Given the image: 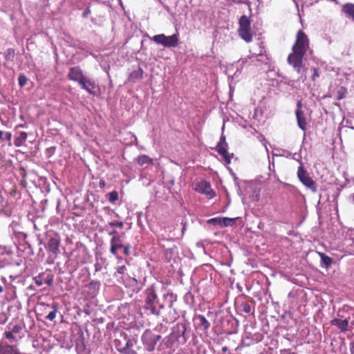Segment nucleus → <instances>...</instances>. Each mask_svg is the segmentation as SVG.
Here are the masks:
<instances>
[{
    "mask_svg": "<svg viewBox=\"0 0 354 354\" xmlns=\"http://www.w3.org/2000/svg\"><path fill=\"white\" fill-rule=\"evenodd\" d=\"M342 10L348 19L354 21V3H348L344 4Z\"/></svg>",
    "mask_w": 354,
    "mask_h": 354,
    "instance_id": "obj_21",
    "label": "nucleus"
},
{
    "mask_svg": "<svg viewBox=\"0 0 354 354\" xmlns=\"http://www.w3.org/2000/svg\"><path fill=\"white\" fill-rule=\"evenodd\" d=\"M223 351H225L227 350V347H223L222 349Z\"/></svg>",
    "mask_w": 354,
    "mask_h": 354,
    "instance_id": "obj_63",
    "label": "nucleus"
},
{
    "mask_svg": "<svg viewBox=\"0 0 354 354\" xmlns=\"http://www.w3.org/2000/svg\"><path fill=\"white\" fill-rule=\"evenodd\" d=\"M1 280L3 281V283H7L5 277H2Z\"/></svg>",
    "mask_w": 354,
    "mask_h": 354,
    "instance_id": "obj_62",
    "label": "nucleus"
},
{
    "mask_svg": "<svg viewBox=\"0 0 354 354\" xmlns=\"http://www.w3.org/2000/svg\"><path fill=\"white\" fill-rule=\"evenodd\" d=\"M286 154H283V156H286V158H290L292 157V153L288 151H284Z\"/></svg>",
    "mask_w": 354,
    "mask_h": 354,
    "instance_id": "obj_56",
    "label": "nucleus"
},
{
    "mask_svg": "<svg viewBox=\"0 0 354 354\" xmlns=\"http://www.w3.org/2000/svg\"><path fill=\"white\" fill-rule=\"evenodd\" d=\"M291 158L299 162L300 164L303 163L301 162V156L300 153H292Z\"/></svg>",
    "mask_w": 354,
    "mask_h": 354,
    "instance_id": "obj_44",
    "label": "nucleus"
},
{
    "mask_svg": "<svg viewBox=\"0 0 354 354\" xmlns=\"http://www.w3.org/2000/svg\"><path fill=\"white\" fill-rule=\"evenodd\" d=\"M25 249H28L30 253H32V249L31 248V245L29 243H26V247Z\"/></svg>",
    "mask_w": 354,
    "mask_h": 354,
    "instance_id": "obj_58",
    "label": "nucleus"
},
{
    "mask_svg": "<svg viewBox=\"0 0 354 354\" xmlns=\"http://www.w3.org/2000/svg\"><path fill=\"white\" fill-rule=\"evenodd\" d=\"M121 243V236L118 234L113 236L110 240V243Z\"/></svg>",
    "mask_w": 354,
    "mask_h": 354,
    "instance_id": "obj_46",
    "label": "nucleus"
},
{
    "mask_svg": "<svg viewBox=\"0 0 354 354\" xmlns=\"http://www.w3.org/2000/svg\"><path fill=\"white\" fill-rule=\"evenodd\" d=\"M109 225L111 227H117L120 228H122L124 227V223L122 221H110L109 222Z\"/></svg>",
    "mask_w": 354,
    "mask_h": 354,
    "instance_id": "obj_40",
    "label": "nucleus"
},
{
    "mask_svg": "<svg viewBox=\"0 0 354 354\" xmlns=\"http://www.w3.org/2000/svg\"><path fill=\"white\" fill-rule=\"evenodd\" d=\"M184 300L187 304H192L194 301V297L192 292H188L184 297Z\"/></svg>",
    "mask_w": 354,
    "mask_h": 354,
    "instance_id": "obj_38",
    "label": "nucleus"
},
{
    "mask_svg": "<svg viewBox=\"0 0 354 354\" xmlns=\"http://www.w3.org/2000/svg\"><path fill=\"white\" fill-rule=\"evenodd\" d=\"M136 341L130 339L127 337V340L124 342V346L122 347V351H120L121 354H138V353L132 349L134 346Z\"/></svg>",
    "mask_w": 354,
    "mask_h": 354,
    "instance_id": "obj_18",
    "label": "nucleus"
},
{
    "mask_svg": "<svg viewBox=\"0 0 354 354\" xmlns=\"http://www.w3.org/2000/svg\"><path fill=\"white\" fill-rule=\"evenodd\" d=\"M162 299L169 310L168 315L163 317V321L167 323L173 322L178 317V313L174 308V304L177 301V295L171 292H167L162 295Z\"/></svg>",
    "mask_w": 354,
    "mask_h": 354,
    "instance_id": "obj_2",
    "label": "nucleus"
},
{
    "mask_svg": "<svg viewBox=\"0 0 354 354\" xmlns=\"http://www.w3.org/2000/svg\"><path fill=\"white\" fill-rule=\"evenodd\" d=\"M331 324L337 326L342 332H346L348 330V320L347 319H339L335 318L331 321Z\"/></svg>",
    "mask_w": 354,
    "mask_h": 354,
    "instance_id": "obj_22",
    "label": "nucleus"
},
{
    "mask_svg": "<svg viewBox=\"0 0 354 354\" xmlns=\"http://www.w3.org/2000/svg\"><path fill=\"white\" fill-rule=\"evenodd\" d=\"M109 227H111L110 225H109V223L107 224H106L104 227H103V230L104 231H106L107 232H109Z\"/></svg>",
    "mask_w": 354,
    "mask_h": 354,
    "instance_id": "obj_57",
    "label": "nucleus"
},
{
    "mask_svg": "<svg viewBox=\"0 0 354 354\" xmlns=\"http://www.w3.org/2000/svg\"><path fill=\"white\" fill-rule=\"evenodd\" d=\"M8 252V248L5 245H0V254H4Z\"/></svg>",
    "mask_w": 354,
    "mask_h": 354,
    "instance_id": "obj_50",
    "label": "nucleus"
},
{
    "mask_svg": "<svg viewBox=\"0 0 354 354\" xmlns=\"http://www.w3.org/2000/svg\"><path fill=\"white\" fill-rule=\"evenodd\" d=\"M101 266L99 264V263H95V272H99L101 270Z\"/></svg>",
    "mask_w": 354,
    "mask_h": 354,
    "instance_id": "obj_55",
    "label": "nucleus"
},
{
    "mask_svg": "<svg viewBox=\"0 0 354 354\" xmlns=\"http://www.w3.org/2000/svg\"><path fill=\"white\" fill-rule=\"evenodd\" d=\"M187 325L185 323H178L173 328L169 335L171 339H175L180 344L186 343L189 337L187 333Z\"/></svg>",
    "mask_w": 354,
    "mask_h": 354,
    "instance_id": "obj_3",
    "label": "nucleus"
},
{
    "mask_svg": "<svg viewBox=\"0 0 354 354\" xmlns=\"http://www.w3.org/2000/svg\"><path fill=\"white\" fill-rule=\"evenodd\" d=\"M34 280L35 283L39 286H41L44 283L39 276L35 277Z\"/></svg>",
    "mask_w": 354,
    "mask_h": 354,
    "instance_id": "obj_48",
    "label": "nucleus"
},
{
    "mask_svg": "<svg viewBox=\"0 0 354 354\" xmlns=\"http://www.w3.org/2000/svg\"><path fill=\"white\" fill-rule=\"evenodd\" d=\"M46 308H48L50 311L48 312V315L46 316V319H48L50 321H53L57 315V313L58 312V304H53L52 305L47 304Z\"/></svg>",
    "mask_w": 354,
    "mask_h": 354,
    "instance_id": "obj_24",
    "label": "nucleus"
},
{
    "mask_svg": "<svg viewBox=\"0 0 354 354\" xmlns=\"http://www.w3.org/2000/svg\"><path fill=\"white\" fill-rule=\"evenodd\" d=\"M143 70L141 67L138 66L136 69L131 71L129 75L128 80L131 82H136L142 79Z\"/></svg>",
    "mask_w": 354,
    "mask_h": 354,
    "instance_id": "obj_20",
    "label": "nucleus"
},
{
    "mask_svg": "<svg viewBox=\"0 0 354 354\" xmlns=\"http://www.w3.org/2000/svg\"><path fill=\"white\" fill-rule=\"evenodd\" d=\"M167 328L165 326L162 324H158L155 330L158 332H166Z\"/></svg>",
    "mask_w": 354,
    "mask_h": 354,
    "instance_id": "obj_42",
    "label": "nucleus"
},
{
    "mask_svg": "<svg viewBox=\"0 0 354 354\" xmlns=\"http://www.w3.org/2000/svg\"><path fill=\"white\" fill-rule=\"evenodd\" d=\"M111 244V248H110V252L115 256L117 258H118V256H117V251L118 250L120 249V248H122L123 247V244H122V243H110ZM119 259H122V258H119Z\"/></svg>",
    "mask_w": 354,
    "mask_h": 354,
    "instance_id": "obj_33",
    "label": "nucleus"
},
{
    "mask_svg": "<svg viewBox=\"0 0 354 354\" xmlns=\"http://www.w3.org/2000/svg\"><path fill=\"white\" fill-rule=\"evenodd\" d=\"M349 346L351 354H354V342H351Z\"/></svg>",
    "mask_w": 354,
    "mask_h": 354,
    "instance_id": "obj_53",
    "label": "nucleus"
},
{
    "mask_svg": "<svg viewBox=\"0 0 354 354\" xmlns=\"http://www.w3.org/2000/svg\"><path fill=\"white\" fill-rule=\"evenodd\" d=\"M239 218H214L209 221V223L219 225L221 227H227V226H232L236 221Z\"/></svg>",
    "mask_w": 354,
    "mask_h": 354,
    "instance_id": "obj_16",
    "label": "nucleus"
},
{
    "mask_svg": "<svg viewBox=\"0 0 354 354\" xmlns=\"http://www.w3.org/2000/svg\"><path fill=\"white\" fill-rule=\"evenodd\" d=\"M228 145L226 142L225 136L223 134L221 136L220 140L216 147V151L223 156L227 164H230L231 160L234 156V153H229L227 151Z\"/></svg>",
    "mask_w": 354,
    "mask_h": 354,
    "instance_id": "obj_12",
    "label": "nucleus"
},
{
    "mask_svg": "<svg viewBox=\"0 0 354 354\" xmlns=\"http://www.w3.org/2000/svg\"><path fill=\"white\" fill-rule=\"evenodd\" d=\"M27 82H28L27 77L24 73H20L18 77L19 85L21 87H23L26 84Z\"/></svg>",
    "mask_w": 354,
    "mask_h": 354,
    "instance_id": "obj_35",
    "label": "nucleus"
},
{
    "mask_svg": "<svg viewBox=\"0 0 354 354\" xmlns=\"http://www.w3.org/2000/svg\"><path fill=\"white\" fill-rule=\"evenodd\" d=\"M144 310L149 312L151 315L156 317L161 315V310L166 306L165 301L158 298L155 286L153 284L148 287L144 292Z\"/></svg>",
    "mask_w": 354,
    "mask_h": 354,
    "instance_id": "obj_1",
    "label": "nucleus"
},
{
    "mask_svg": "<svg viewBox=\"0 0 354 354\" xmlns=\"http://www.w3.org/2000/svg\"><path fill=\"white\" fill-rule=\"evenodd\" d=\"M118 234V232H117L115 230H110L109 232H108V234H109V236H112V237H113V236L117 235Z\"/></svg>",
    "mask_w": 354,
    "mask_h": 354,
    "instance_id": "obj_52",
    "label": "nucleus"
},
{
    "mask_svg": "<svg viewBox=\"0 0 354 354\" xmlns=\"http://www.w3.org/2000/svg\"><path fill=\"white\" fill-rule=\"evenodd\" d=\"M296 114L297 124L299 127L305 131L306 128V118L304 112H298Z\"/></svg>",
    "mask_w": 354,
    "mask_h": 354,
    "instance_id": "obj_30",
    "label": "nucleus"
},
{
    "mask_svg": "<svg viewBox=\"0 0 354 354\" xmlns=\"http://www.w3.org/2000/svg\"><path fill=\"white\" fill-rule=\"evenodd\" d=\"M123 253L126 256H129L130 254V250L131 248V246L129 243L123 244Z\"/></svg>",
    "mask_w": 354,
    "mask_h": 354,
    "instance_id": "obj_41",
    "label": "nucleus"
},
{
    "mask_svg": "<svg viewBox=\"0 0 354 354\" xmlns=\"http://www.w3.org/2000/svg\"><path fill=\"white\" fill-rule=\"evenodd\" d=\"M10 230L15 234L26 237V235L20 231V226L17 222L13 221L9 226Z\"/></svg>",
    "mask_w": 354,
    "mask_h": 354,
    "instance_id": "obj_31",
    "label": "nucleus"
},
{
    "mask_svg": "<svg viewBox=\"0 0 354 354\" xmlns=\"http://www.w3.org/2000/svg\"><path fill=\"white\" fill-rule=\"evenodd\" d=\"M7 328L8 330L4 332V336L10 343L16 342L24 337V326L21 324L13 326L9 324Z\"/></svg>",
    "mask_w": 354,
    "mask_h": 354,
    "instance_id": "obj_8",
    "label": "nucleus"
},
{
    "mask_svg": "<svg viewBox=\"0 0 354 354\" xmlns=\"http://www.w3.org/2000/svg\"><path fill=\"white\" fill-rule=\"evenodd\" d=\"M151 40L166 48H174L178 45V36L177 34H174L170 36H166L165 34H159L154 35L151 38Z\"/></svg>",
    "mask_w": 354,
    "mask_h": 354,
    "instance_id": "obj_7",
    "label": "nucleus"
},
{
    "mask_svg": "<svg viewBox=\"0 0 354 354\" xmlns=\"http://www.w3.org/2000/svg\"><path fill=\"white\" fill-rule=\"evenodd\" d=\"M15 51L12 48H8L6 54V59H10L13 57Z\"/></svg>",
    "mask_w": 354,
    "mask_h": 354,
    "instance_id": "obj_43",
    "label": "nucleus"
},
{
    "mask_svg": "<svg viewBox=\"0 0 354 354\" xmlns=\"http://www.w3.org/2000/svg\"><path fill=\"white\" fill-rule=\"evenodd\" d=\"M239 34L240 37L246 42L252 41L253 34L251 31L250 20L245 15H243L239 19Z\"/></svg>",
    "mask_w": 354,
    "mask_h": 354,
    "instance_id": "obj_6",
    "label": "nucleus"
},
{
    "mask_svg": "<svg viewBox=\"0 0 354 354\" xmlns=\"http://www.w3.org/2000/svg\"><path fill=\"white\" fill-rule=\"evenodd\" d=\"M45 283H46L48 286H50L53 285V277L48 278L44 281Z\"/></svg>",
    "mask_w": 354,
    "mask_h": 354,
    "instance_id": "obj_51",
    "label": "nucleus"
},
{
    "mask_svg": "<svg viewBox=\"0 0 354 354\" xmlns=\"http://www.w3.org/2000/svg\"><path fill=\"white\" fill-rule=\"evenodd\" d=\"M81 88L92 95L96 94L97 84L94 80L88 79L86 77L79 84Z\"/></svg>",
    "mask_w": 354,
    "mask_h": 354,
    "instance_id": "obj_17",
    "label": "nucleus"
},
{
    "mask_svg": "<svg viewBox=\"0 0 354 354\" xmlns=\"http://www.w3.org/2000/svg\"><path fill=\"white\" fill-rule=\"evenodd\" d=\"M151 159L147 155H141L137 159V162L140 165L151 163Z\"/></svg>",
    "mask_w": 354,
    "mask_h": 354,
    "instance_id": "obj_34",
    "label": "nucleus"
},
{
    "mask_svg": "<svg viewBox=\"0 0 354 354\" xmlns=\"http://www.w3.org/2000/svg\"><path fill=\"white\" fill-rule=\"evenodd\" d=\"M305 54L292 50L288 57V64L293 67L298 74H301L303 69V59Z\"/></svg>",
    "mask_w": 354,
    "mask_h": 354,
    "instance_id": "obj_10",
    "label": "nucleus"
},
{
    "mask_svg": "<svg viewBox=\"0 0 354 354\" xmlns=\"http://www.w3.org/2000/svg\"><path fill=\"white\" fill-rule=\"evenodd\" d=\"M100 288V283L99 281H92L87 286V288L88 290V295L91 297H95L99 292Z\"/></svg>",
    "mask_w": 354,
    "mask_h": 354,
    "instance_id": "obj_23",
    "label": "nucleus"
},
{
    "mask_svg": "<svg viewBox=\"0 0 354 354\" xmlns=\"http://www.w3.org/2000/svg\"><path fill=\"white\" fill-rule=\"evenodd\" d=\"M90 13V10L88 8L86 9L83 13H82V17H86L88 16V15Z\"/></svg>",
    "mask_w": 354,
    "mask_h": 354,
    "instance_id": "obj_54",
    "label": "nucleus"
},
{
    "mask_svg": "<svg viewBox=\"0 0 354 354\" xmlns=\"http://www.w3.org/2000/svg\"><path fill=\"white\" fill-rule=\"evenodd\" d=\"M195 190L198 193L206 195L209 198H212L215 196V193L212 189L210 183L205 180H201L198 183Z\"/></svg>",
    "mask_w": 354,
    "mask_h": 354,
    "instance_id": "obj_13",
    "label": "nucleus"
},
{
    "mask_svg": "<svg viewBox=\"0 0 354 354\" xmlns=\"http://www.w3.org/2000/svg\"><path fill=\"white\" fill-rule=\"evenodd\" d=\"M298 112H304L302 111V103L301 101H298L297 103V109L295 113H297Z\"/></svg>",
    "mask_w": 354,
    "mask_h": 354,
    "instance_id": "obj_49",
    "label": "nucleus"
},
{
    "mask_svg": "<svg viewBox=\"0 0 354 354\" xmlns=\"http://www.w3.org/2000/svg\"><path fill=\"white\" fill-rule=\"evenodd\" d=\"M8 293L10 294V295L8 296V299H15L17 297L15 287L11 284L10 285V287L8 288Z\"/></svg>",
    "mask_w": 354,
    "mask_h": 354,
    "instance_id": "obj_36",
    "label": "nucleus"
},
{
    "mask_svg": "<svg viewBox=\"0 0 354 354\" xmlns=\"http://www.w3.org/2000/svg\"><path fill=\"white\" fill-rule=\"evenodd\" d=\"M309 48V40L306 33L301 30L297 34V39L292 46V50L306 54Z\"/></svg>",
    "mask_w": 354,
    "mask_h": 354,
    "instance_id": "obj_9",
    "label": "nucleus"
},
{
    "mask_svg": "<svg viewBox=\"0 0 354 354\" xmlns=\"http://www.w3.org/2000/svg\"><path fill=\"white\" fill-rule=\"evenodd\" d=\"M0 354H21L15 345L0 344Z\"/></svg>",
    "mask_w": 354,
    "mask_h": 354,
    "instance_id": "obj_19",
    "label": "nucleus"
},
{
    "mask_svg": "<svg viewBox=\"0 0 354 354\" xmlns=\"http://www.w3.org/2000/svg\"><path fill=\"white\" fill-rule=\"evenodd\" d=\"M351 199L352 203L354 204V194L351 195Z\"/></svg>",
    "mask_w": 354,
    "mask_h": 354,
    "instance_id": "obj_61",
    "label": "nucleus"
},
{
    "mask_svg": "<svg viewBox=\"0 0 354 354\" xmlns=\"http://www.w3.org/2000/svg\"><path fill=\"white\" fill-rule=\"evenodd\" d=\"M250 55L252 57H256L257 61L261 64H268L270 62V58L262 46H259V50L257 52L250 51Z\"/></svg>",
    "mask_w": 354,
    "mask_h": 354,
    "instance_id": "obj_14",
    "label": "nucleus"
},
{
    "mask_svg": "<svg viewBox=\"0 0 354 354\" xmlns=\"http://www.w3.org/2000/svg\"><path fill=\"white\" fill-rule=\"evenodd\" d=\"M297 177L299 181L308 189H309L313 193L317 192V183L310 176L308 171L304 169V163H301V165L298 167Z\"/></svg>",
    "mask_w": 354,
    "mask_h": 354,
    "instance_id": "obj_4",
    "label": "nucleus"
},
{
    "mask_svg": "<svg viewBox=\"0 0 354 354\" xmlns=\"http://www.w3.org/2000/svg\"><path fill=\"white\" fill-rule=\"evenodd\" d=\"M196 319L198 320V326L205 332H207L210 327V323L207 321L205 317L203 315L196 316Z\"/></svg>",
    "mask_w": 354,
    "mask_h": 354,
    "instance_id": "obj_27",
    "label": "nucleus"
},
{
    "mask_svg": "<svg viewBox=\"0 0 354 354\" xmlns=\"http://www.w3.org/2000/svg\"><path fill=\"white\" fill-rule=\"evenodd\" d=\"M104 185H105V183H104V181L101 180V181L100 182V187H104Z\"/></svg>",
    "mask_w": 354,
    "mask_h": 354,
    "instance_id": "obj_59",
    "label": "nucleus"
},
{
    "mask_svg": "<svg viewBox=\"0 0 354 354\" xmlns=\"http://www.w3.org/2000/svg\"><path fill=\"white\" fill-rule=\"evenodd\" d=\"M241 309L243 312L245 313H250L251 312V306L247 302H243L241 304Z\"/></svg>",
    "mask_w": 354,
    "mask_h": 354,
    "instance_id": "obj_39",
    "label": "nucleus"
},
{
    "mask_svg": "<svg viewBox=\"0 0 354 354\" xmlns=\"http://www.w3.org/2000/svg\"><path fill=\"white\" fill-rule=\"evenodd\" d=\"M118 199V194L116 191H113L109 194L108 200L110 203H115Z\"/></svg>",
    "mask_w": 354,
    "mask_h": 354,
    "instance_id": "obj_37",
    "label": "nucleus"
},
{
    "mask_svg": "<svg viewBox=\"0 0 354 354\" xmlns=\"http://www.w3.org/2000/svg\"><path fill=\"white\" fill-rule=\"evenodd\" d=\"M321 259V267L328 269L333 263V259L324 253L319 252Z\"/></svg>",
    "mask_w": 354,
    "mask_h": 354,
    "instance_id": "obj_25",
    "label": "nucleus"
},
{
    "mask_svg": "<svg viewBox=\"0 0 354 354\" xmlns=\"http://www.w3.org/2000/svg\"><path fill=\"white\" fill-rule=\"evenodd\" d=\"M161 338L162 336L160 335H155L150 330L147 329L142 333L141 341L145 349L149 352H152L155 350L157 342Z\"/></svg>",
    "mask_w": 354,
    "mask_h": 354,
    "instance_id": "obj_5",
    "label": "nucleus"
},
{
    "mask_svg": "<svg viewBox=\"0 0 354 354\" xmlns=\"http://www.w3.org/2000/svg\"><path fill=\"white\" fill-rule=\"evenodd\" d=\"M68 77L69 80L80 84L84 80L85 76L83 74V71L79 66H74L70 68Z\"/></svg>",
    "mask_w": 354,
    "mask_h": 354,
    "instance_id": "obj_15",
    "label": "nucleus"
},
{
    "mask_svg": "<svg viewBox=\"0 0 354 354\" xmlns=\"http://www.w3.org/2000/svg\"><path fill=\"white\" fill-rule=\"evenodd\" d=\"M12 133L9 131L0 130V142H7L8 145H11Z\"/></svg>",
    "mask_w": 354,
    "mask_h": 354,
    "instance_id": "obj_32",
    "label": "nucleus"
},
{
    "mask_svg": "<svg viewBox=\"0 0 354 354\" xmlns=\"http://www.w3.org/2000/svg\"><path fill=\"white\" fill-rule=\"evenodd\" d=\"M127 270V268L124 266H118L116 269V272L114 274V276H116V274H124Z\"/></svg>",
    "mask_w": 354,
    "mask_h": 354,
    "instance_id": "obj_45",
    "label": "nucleus"
},
{
    "mask_svg": "<svg viewBox=\"0 0 354 354\" xmlns=\"http://www.w3.org/2000/svg\"><path fill=\"white\" fill-rule=\"evenodd\" d=\"M15 278H16L15 277L10 275V283H11L15 279Z\"/></svg>",
    "mask_w": 354,
    "mask_h": 354,
    "instance_id": "obj_60",
    "label": "nucleus"
},
{
    "mask_svg": "<svg viewBox=\"0 0 354 354\" xmlns=\"http://www.w3.org/2000/svg\"><path fill=\"white\" fill-rule=\"evenodd\" d=\"M128 335L126 333H121L120 335V338L115 339L114 340V346L117 351L120 353V351H122V347L124 346V342L127 339Z\"/></svg>",
    "mask_w": 354,
    "mask_h": 354,
    "instance_id": "obj_28",
    "label": "nucleus"
},
{
    "mask_svg": "<svg viewBox=\"0 0 354 354\" xmlns=\"http://www.w3.org/2000/svg\"><path fill=\"white\" fill-rule=\"evenodd\" d=\"M343 97H344V96H343V95H341V96H339V97H338V99H339V100H340V99H342V98H343Z\"/></svg>",
    "mask_w": 354,
    "mask_h": 354,
    "instance_id": "obj_64",
    "label": "nucleus"
},
{
    "mask_svg": "<svg viewBox=\"0 0 354 354\" xmlns=\"http://www.w3.org/2000/svg\"><path fill=\"white\" fill-rule=\"evenodd\" d=\"M11 307H6L4 305L0 306V324H5L9 317V311Z\"/></svg>",
    "mask_w": 354,
    "mask_h": 354,
    "instance_id": "obj_26",
    "label": "nucleus"
},
{
    "mask_svg": "<svg viewBox=\"0 0 354 354\" xmlns=\"http://www.w3.org/2000/svg\"><path fill=\"white\" fill-rule=\"evenodd\" d=\"M60 245L59 236L55 232H50L47 234L46 248L54 255H57L59 252Z\"/></svg>",
    "mask_w": 354,
    "mask_h": 354,
    "instance_id": "obj_11",
    "label": "nucleus"
},
{
    "mask_svg": "<svg viewBox=\"0 0 354 354\" xmlns=\"http://www.w3.org/2000/svg\"><path fill=\"white\" fill-rule=\"evenodd\" d=\"M313 75L312 76V80H313V81H315L316 78L319 77L320 75L319 71L317 68H313Z\"/></svg>",
    "mask_w": 354,
    "mask_h": 354,
    "instance_id": "obj_47",
    "label": "nucleus"
},
{
    "mask_svg": "<svg viewBox=\"0 0 354 354\" xmlns=\"http://www.w3.org/2000/svg\"><path fill=\"white\" fill-rule=\"evenodd\" d=\"M27 139V133L24 131H21L17 136L15 138L14 145L16 147H21L24 145Z\"/></svg>",
    "mask_w": 354,
    "mask_h": 354,
    "instance_id": "obj_29",
    "label": "nucleus"
}]
</instances>
